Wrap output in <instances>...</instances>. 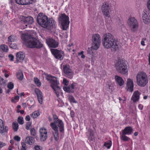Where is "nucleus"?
<instances>
[{"instance_id": "nucleus-55", "label": "nucleus", "mask_w": 150, "mask_h": 150, "mask_svg": "<svg viewBox=\"0 0 150 150\" xmlns=\"http://www.w3.org/2000/svg\"><path fill=\"white\" fill-rule=\"evenodd\" d=\"M19 99V97L18 96H16L14 98V99L15 100H18Z\"/></svg>"}, {"instance_id": "nucleus-63", "label": "nucleus", "mask_w": 150, "mask_h": 150, "mask_svg": "<svg viewBox=\"0 0 150 150\" xmlns=\"http://www.w3.org/2000/svg\"><path fill=\"white\" fill-rule=\"evenodd\" d=\"M12 150V147L11 146H10L8 149V150Z\"/></svg>"}, {"instance_id": "nucleus-36", "label": "nucleus", "mask_w": 150, "mask_h": 150, "mask_svg": "<svg viewBox=\"0 0 150 150\" xmlns=\"http://www.w3.org/2000/svg\"><path fill=\"white\" fill-rule=\"evenodd\" d=\"M126 134L122 133L121 137V139L124 141H127L129 140V138L126 136Z\"/></svg>"}, {"instance_id": "nucleus-54", "label": "nucleus", "mask_w": 150, "mask_h": 150, "mask_svg": "<svg viewBox=\"0 0 150 150\" xmlns=\"http://www.w3.org/2000/svg\"><path fill=\"white\" fill-rule=\"evenodd\" d=\"M70 115L71 117H73L74 116V112H73L71 111L70 113Z\"/></svg>"}, {"instance_id": "nucleus-11", "label": "nucleus", "mask_w": 150, "mask_h": 150, "mask_svg": "<svg viewBox=\"0 0 150 150\" xmlns=\"http://www.w3.org/2000/svg\"><path fill=\"white\" fill-rule=\"evenodd\" d=\"M101 10L104 15L106 16H110V14L111 12L110 5L108 2L104 3L101 6Z\"/></svg>"}, {"instance_id": "nucleus-58", "label": "nucleus", "mask_w": 150, "mask_h": 150, "mask_svg": "<svg viewBox=\"0 0 150 150\" xmlns=\"http://www.w3.org/2000/svg\"><path fill=\"white\" fill-rule=\"evenodd\" d=\"M3 73H4V74H5V73H7L8 72V71L6 69H4L3 70Z\"/></svg>"}, {"instance_id": "nucleus-16", "label": "nucleus", "mask_w": 150, "mask_h": 150, "mask_svg": "<svg viewBox=\"0 0 150 150\" xmlns=\"http://www.w3.org/2000/svg\"><path fill=\"white\" fill-rule=\"evenodd\" d=\"M134 84L133 81L130 79H127L126 88L127 91L132 92L133 91Z\"/></svg>"}, {"instance_id": "nucleus-9", "label": "nucleus", "mask_w": 150, "mask_h": 150, "mask_svg": "<svg viewBox=\"0 0 150 150\" xmlns=\"http://www.w3.org/2000/svg\"><path fill=\"white\" fill-rule=\"evenodd\" d=\"M34 22L33 19L31 16H23L21 21L22 24L21 27L22 29H24L28 27L30 28V25Z\"/></svg>"}, {"instance_id": "nucleus-64", "label": "nucleus", "mask_w": 150, "mask_h": 150, "mask_svg": "<svg viewBox=\"0 0 150 150\" xmlns=\"http://www.w3.org/2000/svg\"><path fill=\"white\" fill-rule=\"evenodd\" d=\"M10 143L11 144H13V141L12 140H10Z\"/></svg>"}, {"instance_id": "nucleus-28", "label": "nucleus", "mask_w": 150, "mask_h": 150, "mask_svg": "<svg viewBox=\"0 0 150 150\" xmlns=\"http://www.w3.org/2000/svg\"><path fill=\"white\" fill-rule=\"evenodd\" d=\"M113 46H114V51H118L119 50L118 45L119 44V42L117 40L113 39Z\"/></svg>"}, {"instance_id": "nucleus-26", "label": "nucleus", "mask_w": 150, "mask_h": 150, "mask_svg": "<svg viewBox=\"0 0 150 150\" xmlns=\"http://www.w3.org/2000/svg\"><path fill=\"white\" fill-rule=\"evenodd\" d=\"M92 42H100V38L98 34H94L92 36Z\"/></svg>"}, {"instance_id": "nucleus-45", "label": "nucleus", "mask_w": 150, "mask_h": 150, "mask_svg": "<svg viewBox=\"0 0 150 150\" xmlns=\"http://www.w3.org/2000/svg\"><path fill=\"white\" fill-rule=\"evenodd\" d=\"M83 51H81V52H79L78 54V55L81 56V57L82 59H84L85 57L84 54H83Z\"/></svg>"}, {"instance_id": "nucleus-62", "label": "nucleus", "mask_w": 150, "mask_h": 150, "mask_svg": "<svg viewBox=\"0 0 150 150\" xmlns=\"http://www.w3.org/2000/svg\"><path fill=\"white\" fill-rule=\"evenodd\" d=\"M134 136H137L138 135V132H134Z\"/></svg>"}, {"instance_id": "nucleus-25", "label": "nucleus", "mask_w": 150, "mask_h": 150, "mask_svg": "<svg viewBox=\"0 0 150 150\" xmlns=\"http://www.w3.org/2000/svg\"><path fill=\"white\" fill-rule=\"evenodd\" d=\"M86 136L88 139L92 140L94 139V133L93 131L91 129H89L88 131L86 133Z\"/></svg>"}, {"instance_id": "nucleus-14", "label": "nucleus", "mask_w": 150, "mask_h": 150, "mask_svg": "<svg viewBox=\"0 0 150 150\" xmlns=\"http://www.w3.org/2000/svg\"><path fill=\"white\" fill-rule=\"evenodd\" d=\"M63 71L66 75L69 78L71 79L72 77V72L69 65H65L63 66Z\"/></svg>"}, {"instance_id": "nucleus-3", "label": "nucleus", "mask_w": 150, "mask_h": 150, "mask_svg": "<svg viewBox=\"0 0 150 150\" xmlns=\"http://www.w3.org/2000/svg\"><path fill=\"white\" fill-rule=\"evenodd\" d=\"M54 121L50 124V126L53 130V133L55 139L57 141L59 139V131L61 132H63L64 130V124L63 121L58 119L57 116L56 115L53 116Z\"/></svg>"}, {"instance_id": "nucleus-57", "label": "nucleus", "mask_w": 150, "mask_h": 150, "mask_svg": "<svg viewBox=\"0 0 150 150\" xmlns=\"http://www.w3.org/2000/svg\"><path fill=\"white\" fill-rule=\"evenodd\" d=\"M4 75L5 76L6 78H8L9 76V75L8 74H7V73H5V74H4Z\"/></svg>"}, {"instance_id": "nucleus-10", "label": "nucleus", "mask_w": 150, "mask_h": 150, "mask_svg": "<svg viewBox=\"0 0 150 150\" xmlns=\"http://www.w3.org/2000/svg\"><path fill=\"white\" fill-rule=\"evenodd\" d=\"M127 23L132 32H135L137 30L138 26V23L137 20L134 18H129Z\"/></svg>"}, {"instance_id": "nucleus-2", "label": "nucleus", "mask_w": 150, "mask_h": 150, "mask_svg": "<svg viewBox=\"0 0 150 150\" xmlns=\"http://www.w3.org/2000/svg\"><path fill=\"white\" fill-rule=\"evenodd\" d=\"M37 21L42 27L47 29L51 30L56 27V23L53 18H50L48 20L47 17L42 13L39 14Z\"/></svg>"}, {"instance_id": "nucleus-61", "label": "nucleus", "mask_w": 150, "mask_h": 150, "mask_svg": "<svg viewBox=\"0 0 150 150\" xmlns=\"http://www.w3.org/2000/svg\"><path fill=\"white\" fill-rule=\"evenodd\" d=\"M20 95L21 96H23L24 95V93L22 92L20 93Z\"/></svg>"}, {"instance_id": "nucleus-1", "label": "nucleus", "mask_w": 150, "mask_h": 150, "mask_svg": "<svg viewBox=\"0 0 150 150\" xmlns=\"http://www.w3.org/2000/svg\"><path fill=\"white\" fill-rule=\"evenodd\" d=\"M21 38L25 45L28 47L40 48L42 46V44L40 42L30 35L29 31L22 33Z\"/></svg>"}, {"instance_id": "nucleus-24", "label": "nucleus", "mask_w": 150, "mask_h": 150, "mask_svg": "<svg viewBox=\"0 0 150 150\" xmlns=\"http://www.w3.org/2000/svg\"><path fill=\"white\" fill-rule=\"evenodd\" d=\"M142 19L144 23L146 24L150 22V16H148L145 12L142 13Z\"/></svg>"}, {"instance_id": "nucleus-18", "label": "nucleus", "mask_w": 150, "mask_h": 150, "mask_svg": "<svg viewBox=\"0 0 150 150\" xmlns=\"http://www.w3.org/2000/svg\"><path fill=\"white\" fill-rule=\"evenodd\" d=\"M8 129V127L4 126L3 121L1 119H0V133L3 134L7 132Z\"/></svg>"}, {"instance_id": "nucleus-50", "label": "nucleus", "mask_w": 150, "mask_h": 150, "mask_svg": "<svg viewBox=\"0 0 150 150\" xmlns=\"http://www.w3.org/2000/svg\"><path fill=\"white\" fill-rule=\"evenodd\" d=\"M14 139L16 141H20L21 140L20 137L18 136H16L14 137Z\"/></svg>"}, {"instance_id": "nucleus-41", "label": "nucleus", "mask_w": 150, "mask_h": 150, "mask_svg": "<svg viewBox=\"0 0 150 150\" xmlns=\"http://www.w3.org/2000/svg\"><path fill=\"white\" fill-rule=\"evenodd\" d=\"M31 134L33 136H35L36 135V132L34 128H32L30 130Z\"/></svg>"}, {"instance_id": "nucleus-32", "label": "nucleus", "mask_w": 150, "mask_h": 150, "mask_svg": "<svg viewBox=\"0 0 150 150\" xmlns=\"http://www.w3.org/2000/svg\"><path fill=\"white\" fill-rule=\"evenodd\" d=\"M0 50L5 52H8V47L5 45H1L0 46Z\"/></svg>"}, {"instance_id": "nucleus-60", "label": "nucleus", "mask_w": 150, "mask_h": 150, "mask_svg": "<svg viewBox=\"0 0 150 150\" xmlns=\"http://www.w3.org/2000/svg\"><path fill=\"white\" fill-rule=\"evenodd\" d=\"M20 112L21 114H23L24 112V111L23 110H20Z\"/></svg>"}, {"instance_id": "nucleus-23", "label": "nucleus", "mask_w": 150, "mask_h": 150, "mask_svg": "<svg viewBox=\"0 0 150 150\" xmlns=\"http://www.w3.org/2000/svg\"><path fill=\"white\" fill-rule=\"evenodd\" d=\"M115 80L116 83L120 86L123 85L124 82L122 78L119 76L116 75L115 77Z\"/></svg>"}, {"instance_id": "nucleus-29", "label": "nucleus", "mask_w": 150, "mask_h": 150, "mask_svg": "<svg viewBox=\"0 0 150 150\" xmlns=\"http://www.w3.org/2000/svg\"><path fill=\"white\" fill-rule=\"evenodd\" d=\"M100 42H93L91 48L92 49L96 50L99 48Z\"/></svg>"}, {"instance_id": "nucleus-39", "label": "nucleus", "mask_w": 150, "mask_h": 150, "mask_svg": "<svg viewBox=\"0 0 150 150\" xmlns=\"http://www.w3.org/2000/svg\"><path fill=\"white\" fill-rule=\"evenodd\" d=\"M18 122L19 124H23L24 123L23 118L21 117H19L18 119Z\"/></svg>"}, {"instance_id": "nucleus-34", "label": "nucleus", "mask_w": 150, "mask_h": 150, "mask_svg": "<svg viewBox=\"0 0 150 150\" xmlns=\"http://www.w3.org/2000/svg\"><path fill=\"white\" fill-rule=\"evenodd\" d=\"M40 115V113L38 111H35L33 112L31 115V117L33 118L37 117Z\"/></svg>"}, {"instance_id": "nucleus-59", "label": "nucleus", "mask_w": 150, "mask_h": 150, "mask_svg": "<svg viewBox=\"0 0 150 150\" xmlns=\"http://www.w3.org/2000/svg\"><path fill=\"white\" fill-rule=\"evenodd\" d=\"M48 120H49V121L50 122L52 120V118L50 116L49 117Z\"/></svg>"}, {"instance_id": "nucleus-56", "label": "nucleus", "mask_w": 150, "mask_h": 150, "mask_svg": "<svg viewBox=\"0 0 150 150\" xmlns=\"http://www.w3.org/2000/svg\"><path fill=\"white\" fill-rule=\"evenodd\" d=\"M141 45L143 46H144L145 45L144 42L143 40H142L141 41Z\"/></svg>"}, {"instance_id": "nucleus-6", "label": "nucleus", "mask_w": 150, "mask_h": 150, "mask_svg": "<svg viewBox=\"0 0 150 150\" xmlns=\"http://www.w3.org/2000/svg\"><path fill=\"white\" fill-rule=\"evenodd\" d=\"M136 78L137 83L140 86L144 87L148 83L147 76L144 72H139L137 74Z\"/></svg>"}, {"instance_id": "nucleus-38", "label": "nucleus", "mask_w": 150, "mask_h": 150, "mask_svg": "<svg viewBox=\"0 0 150 150\" xmlns=\"http://www.w3.org/2000/svg\"><path fill=\"white\" fill-rule=\"evenodd\" d=\"M68 99L70 103H77V101L75 100L74 97L72 96H69Z\"/></svg>"}, {"instance_id": "nucleus-30", "label": "nucleus", "mask_w": 150, "mask_h": 150, "mask_svg": "<svg viewBox=\"0 0 150 150\" xmlns=\"http://www.w3.org/2000/svg\"><path fill=\"white\" fill-rule=\"evenodd\" d=\"M112 145V142L110 141H108L105 142L103 146L104 148H107L109 149Z\"/></svg>"}, {"instance_id": "nucleus-7", "label": "nucleus", "mask_w": 150, "mask_h": 150, "mask_svg": "<svg viewBox=\"0 0 150 150\" xmlns=\"http://www.w3.org/2000/svg\"><path fill=\"white\" fill-rule=\"evenodd\" d=\"M112 36L110 33L104 34L103 37L102 44L104 47L106 48H111L112 45Z\"/></svg>"}, {"instance_id": "nucleus-37", "label": "nucleus", "mask_w": 150, "mask_h": 150, "mask_svg": "<svg viewBox=\"0 0 150 150\" xmlns=\"http://www.w3.org/2000/svg\"><path fill=\"white\" fill-rule=\"evenodd\" d=\"M34 81L35 84L38 86L40 87L41 86V83L40 81V80L37 78H34Z\"/></svg>"}, {"instance_id": "nucleus-52", "label": "nucleus", "mask_w": 150, "mask_h": 150, "mask_svg": "<svg viewBox=\"0 0 150 150\" xmlns=\"http://www.w3.org/2000/svg\"><path fill=\"white\" fill-rule=\"evenodd\" d=\"M147 7L148 9L150 11V0H149L147 2Z\"/></svg>"}, {"instance_id": "nucleus-53", "label": "nucleus", "mask_w": 150, "mask_h": 150, "mask_svg": "<svg viewBox=\"0 0 150 150\" xmlns=\"http://www.w3.org/2000/svg\"><path fill=\"white\" fill-rule=\"evenodd\" d=\"M25 119L26 121H29L30 120V116L28 115H27L25 117Z\"/></svg>"}, {"instance_id": "nucleus-51", "label": "nucleus", "mask_w": 150, "mask_h": 150, "mask_svg": "<svg viewBox=\"0 0 150 150\" xmlns=\"http://www.w3.org/2000/svg\"><path fill=\"white\" fill-rule=\"evenodd\" d=\"M6 144L0 141V148H1L6 145Z\"/></svg>"}, {"instance_id": "nucleus-40", "label": "nucleus", "mask_w": 150, "mask_h": 150, "mask_svg": "<svg viewBox=\"0 0 150 150\" xmlns=\"http://www.w3.org/2000/svg\"><path fill=\"white\" fill-rule=\"evenodd\" d=\"M7 87L9 89H12L14 87L13 84L12 82H10L8 84Z\"/></svg>"}, {"instance_id": "nucleus-47", "label": "nucleus", "mask_w": 150, "mask_h": 150, "mask_svg": "<svg viewBox=\"0 0 150 150\" xmlns=\"http://www.w3.org/2000/svg\"><path fill=\"white\" fill-rule=\"evenodd\" d=\"M8 57L10 61H13L14 59V56L12 54H10L8 55Z\"/></svg>"}, {"instance_id": "nucleus-17", "label": "nucleus", "mask_w": 150, "mask_h": 150, "mask_svg": "<svg viewBox=\"0 0 150 150\" xmlns=\"http://www.w3.org/2000/svg\"><path fill=\"white\" fill-rule=\"evenodd\" d=\"M35 92L37 95L38 99L39 102L42 104V103L43 96L41 91L38 88H35Z\"/></svg>"}, {"instance_id": "nucleus-48", "label": "nucleus", "mask_w": 150, "mask_h": 150, "mask_svg": "<svg viewBox=\"0 0 150 150\" xmlns=\"http://www.w3.org/2000/svg\"><path fill=\"white\" fill-rule=\"evenodd\" d=\"M35 150H41V148L40 146L36 145L35 147Z\"/></svg>"}, {"instance_id": "nucleus-13", "label": "nucleus", "mask_w": 150, "mask_h": 150, "mask_svg": "<svg viewBox=\"0 0 150 150\" xmlns=\"http://www.w3.org/2000/svg\"><path fill=\"white\" fill-rule=\"evenodd\" d=\"M39 132L41 140L43 141H45L47 137V129L44 127H42L40 129Z\"/></svg>"}, {"instance_id": "nucleus-22", "label": "nucleus", "mask_w": 150, "mask_h": 150, "mask_svg": "<svg viewBox=\"0 0 150 150\" xmlns=\"http://www.w3.org/2000/svg\"><path fill=\"white\" fill-rule=\"evenodd\" d=\"M133 129L131 127L128 126L126 127L124 129L122 130V133L127 135L131 134L133 132Z\"/></svg>"}, {"instance_id": "nucleus-44", "label": "nucleus", "mask_w": 150, "mask_h": 150, "mask_svg": "<svg viewBox=\"0 0 150 150\" xmlns=\"http://www.w3.org/2000/svg\"><path fill=\"white\" fill-rule=\"evenodd\" d=\"M31 123L30 122H28L26 124V129L29 130L31 127Z\"/></svg>"}, {"instance_id": "nucleus-27", "label": "nucleus", "mask_w": 150, "mask_h": 150, "mask_svg": "<svg viewBox=\"0 0 150 150\" xmlns=\"http://www.w3.org/2000/svg\"><path fill=\"white\" fill-rule=\"evenodd\" d=\"M34 138L31 137H26L25 139V142L26 143L32 145L34 142Z\"/></svg>"}, {"instance_id": "nucleus-42", "label": "nucleus", "mask_w": 150, "mask_h": 150, "mask_svg": "<svg viewBox=\"0 0 150 150\" xmlns=\"http://www.w3.org/2000/svg\"><path fill=\"white\" fill-rule=\"evenodd\" d=\"M10 47L13 49H16L17 47V46L16 44H12L11 43H9Z\"/></svg>"}, {"instance_id": "nucleus-46", "label": "nucleus", "mask_w": 150, "mask_h": 150, "mask_svg": "<svg viewBox=\"0 0 150 150\" xmlns=\"http://www.w3.org/2000/svg\"><path fill=\"white\" fill-rule=\"evenodd\" d=\"M5 83V81L0 76V84L1 85L4 84Z\"/></svg>"}, {"instance_id": "nucleus-8", "label": "nucleus", "mask_w": 150, "mask_h": 150, "mask_svg": "<svg viewBox=\"0 0 150 150\" xmlns=\"http://www.w3.org/2000/svg\"><path fill=\"white\" fill-rule=\"evenodd\" d=\"M59 21L61 24V28L64 30H66L69 26V18L65 14H62L59 16Z\"/></svg>"}, {"instance_id": "nucleus-19", "label": "nucleus", "mask_w": 150, "mask_h": 150, "mask_svg": "<svg viewBox=\"0 0 150 150\" xmlns=\"http://www.w3.org/2000/svg\"><path fill=\"white\" fill-rule=\"evenodd\" d=\"M25 56L24 53L22 52H18L16 53V62L18 63L19 62H21L24 60Z\"/></svg>"}, {"instance_id": "nucleus-35", "label": "nucleus", "mask_w": 150, "mask_h": 150, "mask_svg": "<svg viewBox=\"0 0 150 150\" xmlns=\"http://www.w3.org/2000/svg\"><path fill=\"white\" fill-rule=\"evenodd\" d=\"M16 40V37L13 35H11L8 37V40L9 42H11L15 41Z\"/></svg>"}, {"instance_id": "nucleus-31", "label": "nucleus", "mask_w": 150, "mask_h": 150, "mask_svg": "<svg viewBox=\"0 0 150 150\" xmlns=\"http://www.w3.org/2000/svg\"><path fill=\"white\" fill-rule=\"evenodd\" d=\"M13 129L14 131L16 132L18 129V125L16 122H13L12 125Z\"/></svg>"}, {"instance_id": "nucleus-20", "label": "nucleus", "mask_w": 150, "mask_h": 150, "mask_svg": "<svg viewBox=\"0 0 150 150\" xmlns=\"http://www.w3.org/2000/svg\"><path fill=\"white\" fill-rule=\"evenodd\" d=\"M140 94V93L138 91H135L132 96L131 100L134 102H136L138 101L139 99V96Z\"/></svg>"}, {"instance_id": "nucleus-12", "label": "nucleus", "mask_w": 150, "mask_h": 150, "mask_svg": "<svg viewBox=\"0 0 150 150\" xmlns=\"http://www.w3.org/2000/svg\"><path fill=\"white\" fill-rule=\"evenodd\" d=\"M51 52L56 58L60 60L63 58L64 53L63 51L56 49H51Z\"/></svg>"}, {"instance_id": "nucleus-49", "label": "nucleus", "mask_w": 150, "mask_h": 150, "mask_svg": "<svg viewBox=\"0 0 150 150\" xmlns=\"http://www.w3.org/2000/svg\"><path fill=\"white\" fill-rule=\"evenodd\" d=\"M63 82L65 85H67L68 84L69 82L65 79H64L63 80Z\"/></svg>"}, {"instance_id": "nucleus-43", "label": "nucleus", "mask_w": 150, "mask_h": 150, "mask_svg": "<svg viewBox=\"0 0 150 150\" xmlns=\"http://www.w3.org/2000/svg\"><path fill=\"white\" fill-rule=\"evenodd\" d=\"M22 148H21V150H23V149H26L27 147L26 146V144L25 142H22Z\"/></svg>"}, {"instance_id": "nucleus-5", "label": "nucleus", "mask_w": 150, "mask_h": 150, "mask_svg": "<svg viewBox=\"0 0 150 150\" xmlns=\"http://www.w3.org/2000/svg\"><path fill=\"white\" fill-rule=\"evenodd\" d=\"M115 67L118 72L123 74H127V66L125 61L118 59L115 64Z\"/></svg>"}, {"instance_id": "nucleus-15", "label": "nucleus", "mask_w": 150, "mask_h": 150, "mask_svg": "<svg viewBox=\"0 0 150 150\" xmlns=\"http://www.w3.org/2000/svg\"><path fill=\"white\" fill-rule=\"evenodd\" d=\"M46 41L47 45L50 47L56 48L58 46V42L51 38H47Z\"/></svg>"}, {"instance_id": "nucleus-21", "label": "nucleus", "mask_w": 150, "mask_h": 150, "mask_svg": "<svg viewBox=\"0 0 150 150\" xmlns=\"http://www.w3.org/2000/svg\"><path fill=\"white\" fill-rule=\"evenodd\" d=\"M75 86V83H72L69 86H64L63 87L64 90L67 92L69 93H73L74 92V88Z\"/></svg>"}, {"instance_id": "nucleus-33", "label": "nucleus", "mask_w": 150, "mask_h": 150, "mask_svg": "<svg viewBox=\"0 0 150 150\" xmlns=\"http://www.w3.org/2000/svg\"><path fill=\"white\" fill-rule=\"evenodd\" d=\"M17 76L18 79L21 80L23 78V74L21 71H18L17 74Z\"/></svg>"}, {"instance_id": "nucleus-4", "label": "nucleus", "mask_w": 150, "mask_h": 150, "mask_svg": "<svg viewBox=\"0 0 150 150\" xmlns=\"http://www.w3.org/2000/svg\"><path fill=\"white\" fill-rule=\"evenodd\" d=\"M46 79L50 81L51 86L55 91L57 97H59L60 93H61V91L59 86V82L57 78L50 75H48L47 76Z\"/></svg>"}]
</instances>
